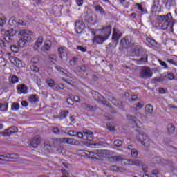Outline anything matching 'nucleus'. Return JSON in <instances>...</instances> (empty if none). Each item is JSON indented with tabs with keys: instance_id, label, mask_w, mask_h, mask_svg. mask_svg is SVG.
Returning a JSON list of instances; mask_svg holds the SVG:
<instances>
[{
	"instance_id": "obj_41",
	"label": "nucleus",
	"mask_w": 177,
	"mask_h": 177,
	"mask_svg": "<svg viewBox=\"0 0 177 177\" xmlns=\"http://www.w3.org/2000/svg\"><path fill=\"white\" fill-rule=\"evenodd\" d=\"M131 156L133 158H136L139 156V153L138 152L137 149H131Z\"/></svg>"
},
{
	"instance_id": "obj_33",
	"label": "nucleus",
	"mask_w": 177,
	"mask_h": 177,
	"mask_svg": "<svg viewBox=\"0 0 177 177\" xmlns=\"http://www.w3.org/2000/svg\"><path fill=\"white\" fill-rule=\"evenodd\" d=\"M77 62H78V57H73L71 59H70L69 64L71 66V67H74V66L77 64Z\"/></svg>"
},
{
	"instance_id": "obj_63",
	"label": "nucleus",
	"mask_w": 177,
	"mask_h": 177,
	"mask_svg": "<svg viewBox=\"0 0 177 177\" xmlns=\"http://www.w3.org/2000/svg\"><path fill=\"white\" fill-rule=\"evenodd\" d=\"M77 50H80L81 52H86V49H85V48L81 46H78L77 47Z\"/></svg>"
},
{
	"instance_id": "obj_9",
	"label": "nucleus",
	"mask_w": 177,
	"mask_h": 177,
	"mask_svg": "<svg viewBox=\"0 0 177 177\" xmlns=\"http://www.w3.org/2000/svg\"><path fill=\"white\" fill-rule=\"evenodd\" d=\"M8 23L10 26H12V27H19V26H26V22L24 21H18L17 18L12 17H11Z\"/></svg>"
},
{
	"instance_id": "obj_11",
	"label": "nucleus",
	"mask_w": 177,
	"mask_h": 177,
	"mask_svg": "<svg viewBox=\"0 0 177 177\" xmlns=\"http://www.w3.org/2000/svg\"><path fill=\"white\" fill-rule=\"evenodd\" d=\"M100 33L102 36L104 37L105 39H109V37H110L111 34V26H104L100 30Z\"/></svg>"
},
{
	"instance_id": "obj_1",
	"label": "nucleus",
	"mask_w": 177,
	"mask_h": 177,
	"mask_svg": "<svg viewBox=\"0 0 177 177\" xmlns=\"http://www.w3.org/2000/svg\"><path fill=\"white\" fill-rule=\"evenodd\" d=\"M127 118L130 121L129 123L131 124L132 128L134 129L136 132L139 133L136 136L138 142L141 143V145H142L145 147H149L150 140L146 134L140 133V132L142 131V129L144 128V126H142V124L140 120H137L140 119L142 120H145L146 119V117L140 113V112H138V113H136V117H133L131 115L127 114Z\"/></svg>"
},
{
	"instance_id": "obj_49",
	"label": "nucleus",
	"mask_w": 177,
	"mask_h": 177,
	"mask_svg": "<svg viewBox=\"0 0 177 177\" xmlns=\"http://www.w3.org/2000/svg\"><path fill=\"white\" fill-rule=\"evenodd\" d=\"M153 105L152 104H148L145 106V111H153Z\"/></svg>"
},
{
	"instance_id": "obj_57",
	"label": "nucleus",
	"mask_w": 177,
	"mask_h": 177,
	"mask_svg": "<svg viewBox=\"0 0 177 177\" xmlns=\"http://www.w3.org/2000/svg\"><path fill=\"white\" fill-rule=\"evenodd\" d=\"M159 6H160V1H154L153 8V9H158Z\"/></svg>"
},
{
	"instance_id": "obj_51",
	"label": "nucleus",
	"mask_w": 177,
	"mask_h": 177,
	"mask_svg": "<svg viewBox=\"0 0 177 177\" xmlns=\"http://www.w3.org/2000/svg\"><path fill=\"white\" fill-rule=\"evenodd\" d=\"M68 111H61L60 112V118L63 119L65 118L66 117V115L68 114Z\"/></svg>"
},
{
	"instance_id": "obj_61",
	"label": "nucleus",
	"mask_w": 177,
	"mask_h": 177,
	"mask_svg": "<svg viewBox=\"0 0 177 177\" xmlns=\"http://www.w3.org/2000/svg\"><path fill=\"white\" fill-rule=\"evenodd\" d=\"M53 132L54 133L59 134V133H60V130H59V129L57 128V127H54V128L53 129Z\"/></svg>"
},
{
	"instance_id": "obj_24",
	"label": "nucleus",
	"mask_w": 177,
	"mask_h": 177,
	"mask_svg": "<svg viewBox=\"0 0 177 177\" xmlns=\"http://www.w3.org/2000/svg\"><path fill=\"white\" fill-rule=\"evenodd\" d=\"M44 44V38L42 37H39L37 41L35 43L34 49L35 50H38V48Z\"/></svg>"
},
{
	"instance_id": "obj_52",
	"label": "nucleus",
	"mask_w": 177,
	"mask_h": 177,
	"mask_svg": "<svg viewBox=\"0 0 177 177\" xmlns=\"http://www.w3.org/2000/svg\"><path fill=\"white\" fill-rule=\"evenodd\" d=\"M158 62L160 66H162L165 68H168V65H167V63H165V62H163L161 59H158Z\"/></svg>"
},
{
	"instance_id": "obj_39",
	"label": "nucleus",
	"mask_w": 177,
	"mask_h": 177,
	"mask_svg": "<svg viewBox=\"0 0 177 177\" xmlns=\"http://www.w3.org/2000/svg\"><path fill=\"white\" fill-rule=\"evenodd\" d=\"M120 45L122 46V48H127V46H128V43L127 41L126 37L121 39Z\"/></svg>"
},
{
	"instance_id": "obj_10",
	"label": "nucleus",
	"mask_w": 177,
	"mask_h": 177,
	"mask_svg": "<svg viewBox=\"0 0 177 177\" xmlns=\"http://www.w3.org/2000/svg\"><path fill=\"white\" fill-rule=\"evenodd\" d=\"M153 163L155 165H172V162L166 160L163 158L160 157L153 158Z\"/></svg>"
},
{
	"instance_id": "obj_56",
	"label": "nucleus",
	"mask_w": 177,
	"mask_h": 177,
	"mask_svg": "<svg viewBox=\"0 0 177 177\" xmlns=\"http://www.w3.org/2000/svg\"><path fill=\"white\" fill-rule=\"evenodd\" d=\"M66 102H67L68 104H71V106L74 104V99L73 97L68 98Z\"/></svg>"
},
{
	"instance_id": "obj_15",
	"label": "nucleus",
	"mask_w": 177,
	"mask_h": 177,
	"mask_svg": "<svg viewBox=\"0 0 177 177\" xmlns=\"http://www.w3.org/2000/svg\"><path fill=\"white\" fill-rule=\"evenodd\" d=\"M40 142L41 138L39 136H36L30 141V145L32 146V148L36 149L40 145Z\"/></svg>"
},
{
	"instance_id": "obj_50",
	"label": "nucleus",
	"mask_w": 177,
	"mask_h": 177,
	"mask_svg": "<svg viewBox=\"0 0 177 177\" xmlns=\"http://www.w3.org/2000/svg\"><path fill=\"white\" fill-rule=\"evenodd\" d=\"M76 136L78 137L80 139H84V131L82 132H77Z\"/></svg>"
},
{
	"instance_id": "obj_3",
	"label": "nucleus",
	"mask_w": 177,
	"mask_h": 177,
	"mask_svg": "<svg viewBox=\"0 0 177 177\" xmlns=\"http://www.w3.org/2000/svg\"><path fill=\"white\" fill-rule=\"evenodd\" d=\"M31 35H32V32L28 30H21L18 33L19 41L17 42L19 48H24L27 45V42H31Z\"/></svg>"
},
{
	"instance_id": "obj_7",
	"label": "nucleus",
	"mask_w": 177,
	"mask_h": 177,
	"mask_svg": "<svg viewBox=\"0 0 177 177\" xmlns=\"http://www.w3.org/2000/svg\"><path fill=\"white\" fill-rule=\"evenodd\" d=\"M55 141L57 142H60V143L67 144L71 145H78V141L75 140L74 138H57Z\"/></svg>"
},
{
	"instance_id": "obj_12",
	"label": "nucleus",
	"mask_w": 177,
	"mask_h": 177,
	"mask_svg": "<svg viewBox=\"0 0 177 177\" xmlns=\"http://www.w3.org/2000/svg\"><path fill=\"white\" fill-rule=\"evenodd\" d=\"M93 35H94L93 43L94 44H103L104 41H106L107 39H105L104 37L102 36V34L95 35V32H92Z\"/></svg>"
},
{
	"instance_id": "obj_20",
	"label": "nucleus",
	"mask_w": 177,
	"mask_h": 177,
	"mask_svg": "<svg viewBox=\"0 0 177 177\" xmlns=\"http://www.w3.org/2000/svg\"><path fill=\"white\" fill-rule=\"evenodd\" d=\"M76 71L81 73V74H82L83 78H86L88 77V73H86V66H85V65L82 66H78L76 68Z\"/></svg>"
},
{
	"instance_id": "obj_17",
	"label": "nucleus",
	"mask_w": 177,
	"mask_h": 177,
	"mask_svg": "<svg viewBox=\"0 0 177 177\" xmlns=\"http://www.w3.org/2000/svg\"><path fill=\"white\" fill-rule=\"evenodd\" d=\"M52 49V41L47 40L45 41L44 46L41 48L42 52H49Z\"/></svg>"
},
{
	"instance_id": "obj_58",
	"label": "nucleus",
	"mask_w": 177,
	"mask_h": 177,
	"mask_svg": "<svg viewBox=\"0 0 177 177\" xmlns=\"http://www.w3.org/2000/svg\"><path fill=\"white\" fill-rule=\"evenodd\" d=\"M159 174V171L158 170H153L152 174H151V177H158L157 175Z\"/></svg>"
},
{
	"instance_id": "obj_28",
	"label": "nucleus",
	"mask_w": 177,
	"mask_h": 177,
	"mask_svg": "<svg viewBox=\"0 0 177 177\" xmlns=\"http://www.w3.org/2000/svg\"><path fill=\"white\" fill-rule=\"evenodd\" d=\"M28 100L30 103H32V104H37V103H38V95H31L28 98Z\"/></svg>"
},
{
	"instance_id": "obj_30",
	"label": "nucleus",
	"mask_w": 177,
	"mask_h": 177,
	"mask_svg": "<svg viewBox=\"0 0 177 177\" xmlns=\"http://www.w3.org/2000/svg\"><path fill=\"white\" fill-rule=\"evenodd\" d=\"M99 102L100 103H101V104H103V106H105V107H107L108 109H110L111 107V105H110V103L106 102V100L103 97H101L100 98Z\"/></svg>"
},
{
	"instance_id": "obj_43",
	"label": "nucleus",
	"mask_w": 177,
	"mask_h": 177,
	"mask_svg": "<svg viewBox=\"0 0 177 177\" xmlns=\"http://www.w3.org/2000/svg\"><path fill=\"white\" fill-rule=\"evenodd\" d=\"M113 145H114L115 147H120L122 145V142L120 140H115L113 142Z\"/></svg>"
},
{
	"instance_id": "obj_42",
	"label": "nucleus",
	"mask_w": 177,
	"mask_h": 177,
	"mask_svg": "<svg viewBox=\"0 0 177 177\" xmlns=\"http://www.w3.org/2000/svg\"><path fill=\"white\" fill-rule=\"evenodd\" d=\"M50 62H53V63H54V62H56L57 60V56H56V55L55 54H50L48 56Z\"/></svg>"
},
{
	"instance_id": "obj_25",
	"label": "nucleus",
	"mask_w": 177,
	"mask_h": 177,
	"mask_svg": "<svg viewBox=\"0 0 177 177\" xmlns=\"http://www.w3.org/2000/svg\"><path fill=\"white\" fill-rule=\"evenodd\" d=\"M167 132L169 136L172 135L175 132V127L173 125V124H167Z\"/></svg>"
},
{
	"instance_id": "obj_5",
	"label": "nucleus",
	"mask_w": 177,
	"mask_h": 177,
	"mask_svg": "<svg viewBox=\"0 0 177 177\" xmlns=\"http://www.w3.org/2000/svg\"><path fill=\"white\" fill-rule=\"evenodd\" d=\"M171 19L172 15L171 13H168L166 15H160L158 17V19L160 21V24L162 30H167V28H168V26H169Z\"/></svg>"
},
{
	"instance_id": "obj_38",
	"label": "nucleus",
	"mask_w": 177,
	"mask_h": 177,
	"mask_svg": "<svg viewBox=\"0 0 177 177\" xmlns=\"http://www.w3.org/2000/svg\"><path fill=\"white\" fill-rule=\"evenodd\" d=\"M75 30L77 34H81V32H82V28H81V25H80V23H77L75 24Z\"/></svg>"
},
{
	"instance_id": "obj_2",
	"label": "nucleus",
	"mask_w": 177,
	"mask_h": 177,
	"mask_svg": "<svg viewBox=\"0 0 177 177\" xmlns=\"http://www.w3.org/2000/svg\"><path fill=\"white\" fill-rule=\"evenodd\" d=\"M17 34V30L16 28H13L9 30H2L1 35H3V38L6 42L3 41L1 39H0V46L4 50L6 49H10L12 52L17 53V46L13 45L15 44V40L12 37H15V35Z\"/></svg>"
},
{
	"instance_id": "obj_37",
	"label": "nucleus",
	"mask_w": 177,
	"mask_h": 177,
	"mask_svg": "<svg viewBox=\"0 0 177 177\" xmlns=\"http://www.w3.org/2000/svg\"><path fill=\"white\" fill-rule=\"evenodd\" d=\"M10 82L11 84H17V82H19V77H17L16 75H13L10 79Z\"/></svg>"
},
{
	"instance_id": "obj_55",
	"label": "nucleus",
	"mask_w": 177,
	"mask_h": 177,
	"mask_svg": "<svg viewBox=\"0 0 177 177\" xmlns=\"http://www.w3.org/2000/svg\"><path fill=\"white\" fill-rule=\"evenodd\" d=\"M62 175L61 177H68L69 173L66 170H62Z\"/></svg>"
},
{
	"instance_id": "obj_4",
	"label": "nucleus",
	"mask_w": 177,
	"mask_h": 177,
	"mask_svg": "<svg viewBox=\"0 0 177 177\" xmlns=\"http://www.w3.org/2000/svg\"><path fill=\"white\" fill-rule=\"evenodd\" d=\"M111 161L113 162L125 161L124 165H133V166H140L141 162L140 160H133L131 159H126L124 155L114 156L110 158Z\"/></svg>"
},
{
	"instance_id": "obj_29",
	"label": "nucleus",
	"mask_w": 177,
	"mask_h": 177,
	"mask_svg": "<svg viewBox=\"0 0 177 177\" xmlns=\"http://www.w3.org/2000/svg\"><path fill=\"white\" fill-rule=\"evenodd\" d=\"M137 64H143V63H147V55H144L143 57L136 60Z\"/></svg>"
},
{
	"instance_id": "obj_22",
	"label": "nucleus",
	"mask_w": 177,
	"mask_h": 177,
	"mask_svg": "<svg viewBox=\"0 0 177 177\" xmlns=\"http://www.w3.org/2000/svg\"><path fill=\"white\" fill-rule=\"evenodd\" d=\"M82 107L83 110H86V111H95V110H97L96 106H92L89 104L84 103L82 104Z\"/></svg>"
},
{
	"instance_id": "obj_23",
	"label": "nucleus",
	"mask_w": 177,
	"mask_h": 177,
	"mask_svg": "<svg viewBox=\"0 0 177 177\" xmlns=\"http://www.w3.org/2000/svg\"><path fill=\"white\" fill-rule=\"evenodd\" d=\"M94 9L97 13H100L101 16H106V11H104V9H103L102 6L99 5L95 6Z\"/></svg>"
},
{
	"instance_id": "obj_54",
	"label": "nucleus",
	"mask_w": 177,
	"mask_h": 177,
	"mask_svg": "<svg viewBox=\"0 0 177 177\" xmlns=\"http://www.w3.org/2000/svg\"><path fill=\"white\" fill-rule=\"evenodd\" d=\"M141 166H142V169L143 172L147 173L149 170L147 167L146 165H143L142 162H141V165L137 166V167H141Z\"/></svg>"
},
{
	"instance_id": "obj_40",
	"label": "nucleus",
	"mask_w": 177,
	"mask_h": 177,
	"mask_svg": "<svg viewBox=\"0 0 177 177\" xmlns=\"http://www.w3.org/2000/svg\"><path fill=\"white\" fill-rule=\"evenodd\" d=\"M106 128H108L109 131L111 132L114 131V125L111 122L106 123Z\"/></svg>"
},
{
	"instance_id": "obj_35",
	"label": "nucleus",
	"mask_w": 177,
	"mask_h": 177,
	"mask_svg": "<svg viewBox=\"0 0 177 177\" xmlns=\"http://www.w3.org/2000/svg\"><path fill=\"white\" fill-rule=\"evenodd\" d=\"M0 111H8V103H0Z\"/></svg>"
},
{
	"instance_id": "obj_13",
	"label": "nucleus",
	"mask_w": 177,
	"mask_h": 177,
	"mask_svg": "<svg viewBox=\"0 0 177 177\" xmlns=\"http://www.w3.org/2000/svg\"><path fill=\"white\" fill-rule=\"evenodd\" d=\"M18 132V129L16 126L10 127L9 129H6L5 132L1 133L3 136H10L13 133H16Z\"/></svg>"
},
{
	"instance_id": "obj_53",
	"label": "nucleus",
	"mask_w": 177,
	"mask_h": 177,
	"mask_svg": "<svg viewBox=\"0 0 177 177\" xmlns=\"http://www.w3.org/2000/svg\"><path fill=\"white\" fill-rule=\"evenodd\" d=\"M6 66V62H5V59L0 57V67H5Z\"/></svg>"
},
{
	"instance_id": "obj_48",
	"label": "nucleus",
	"mask_w": 177,
	"mask_h": 177,
	"mask_svg": "<svg viewBox=\"0 0 177 177\" xmlns=\"http://www.w3.org/2000/svg\"><path fill=\"white\" fill-rule=\"evenodd\" d=\"M109 100H110V102H111V103H113V104H114L115 106H117V104H118V102H117L118 101L113 97H109Z\"/></svg>"
},
{
	"instance_id": "obj_8",
	"label": "nucleus",
	"mask_w": 177,
	"mask_h": 177,
	"mask_svg": "<svg viewBox=\"0 0 177 177\" xmlns=\"http://www.w3.org/2000/svg\"><path fill=\"white\" fill-rule=\"evenodd\" d=\"M140 77L144 80H147V78H151V77H153V72H151L150 68L143 67L141 69Z\"/></svg>"
},
{
	"instance_id": "obj_47",
	"label": "nucleus",
	"mask_w": 177,
	"mask_h": 177,
	"mask_svg": "<svg viewBox=\"0 0 177 177\" xmlns=\"http://www.w3.org/2000/svg\"><path fill=\"white\" fill-rule=\"evenodd\" d=\"M11 110L17 111V110H19V104H17V103L12 104V105L11 106Z\"/></svg>"
},
{
	"instance_id": "obj_62",
	"label": "nucleus",
	"mask_w": 177,
	"mask_h": 177,
	"mask_svg": "<svg viewBox=\"0 0 177 177\" xmlns=\"http://www.w3.org/2000/svg\"><path fill=\"white\" fill-rule=\"evenodd\" d=\"M167 63H169V64H173L174 66H176V62H175V61H174V59H167Z\"/></svg>"
},
{
	"instance_id": "obj_18",
	"label": "nucleus",
	"mask_w": 177,
	"mask_h": 177,
	"mask_svg": "<svg viewBox=\"0 0 177 177\" xmlns=\"http://www.w3.org/2000/svg\"><path fill=\"white\" fill-rule=\"evenodd\" d=\"M93 138H94V136L92 131L88 130L84 131V140L91 142L93 140Z\"/></svg>"
},
{
	"instance_id": "obj_34",
	"label": "nucleus",
	"mask_w": 177,
	"mask_h": 177,
	"mask_svg": "<svg viewBox=\"0 0 177 177\" xmlns=\"http://www.w3.org/2000/svg\"><path fill=\"white\" fill-rule=\"evenodd\" d=\"M147 42L149 45H151V46H156L157 44V41H156L154 39H151L150 37L147 38Z\"/></svg>"
},
{
	"instance_id": "obj_44",
	"label": "nucleus",
	"mask_w": 177,
	"mask_h": 177,
	"mask_svg": "<svg viewBox=\"0 0 177 177\" xmlns=\"http://www.w3.org/2000/svg\"><path fill=\"white\" fill-rule=\"evenodd\" d=\"M30 70L33 73H39V68H38V66H36L35 65L30 66Z\"/></svg>"
},
{
	"instance_id": "obj_6",
	"label": "nucleus",
	"mask_w": 177,
	"mask_h": 177,
	"mask_svg": "<svg viewBox=\"0 0 177 177\" xmlns=\"http://www.w3.org/2000/svg\"><path fill=\"white\" fill-rule=\"evenodd\" d=\"M87 153L86 158L100 160L105 157L106 151L105 150H95L94 151H88Z\"/></svg>"
},
{
	"instance_id": "obj_60",
	"label": "nucleus",
	"mask_w": 177,
	"mask_h": 177,
	"mask_svg": "<svg viewBox=\"0 0 177 177\" xmlns=\"http://www.w3.org/2000/svg\"><path fill=\"white\" fill-rule=\"evenodd\" d=\"M77 6H82L84 4V0H75Z\"/></svg>"
},
{
	"instance_id": "obj_32",
	"label": "nucleus",
	"mask_w": 177,
	"mask_h": 177,
	"mask_svg": "<svg viewBox=\"0 0 177 177\" xmlns=\"http://www.w3.org/2000/svg\"><path fill=\"white\" fill-rule=\"evenodd\" d=\"M165 80H169V81H173L174 80H176V77L172 73H169L165 76Z\"/></svg>"
},
{
	"instance_id": "obj_27",
	"label": "nucleus",
	"mask_w": 177,
	"mask_h": 177,
	"mask_svg": "<svg viewBox=\"0 0 177 177\" xmlns=\"http://www.w3.org/2000/svg\"><path fill=\"white\" fill-rule=\"evenodd\" d=\"M88 152V151H87V150L80 149V150L77 151V156H79L80 157H84V158H87V157H88L87 153Z\"/></svg>"
},
{
	"instance_id": "obj_64",
	"label": "nucleus",
	"mask_w": 177,
	"mask_h": 177,
	"mask_svg": "<svg viewBox=\"0 0 177 177\" xmlns=\"http://www.w3.org/2000/svg\"><path fill=\"white\" fill-rule=\"evenodd\" d=\"M142 107H143V105H142L140 103H138L136 106V111L141 110Z\"/></svg>"
},
{
	"instance_id": "obj_45",
	"label": "nucleus",
	"mask_w": 177,
	"mask_h": 177,
	"mask_svg": "<svg viewBox=\"0 0 177 177\" xmlns=\"http://www.w3.org/2000/svg\"><path fill=\"white\" fill-rule=\"evenodd\" d=\"M77 131L75 130H70L68 131V135L70 136L75 137L77 136Z\"/></svg>"
},
{
	"instance_id": "obj_19",
	"label": "nucleus",
	"mask_w": 177,
	"mask_h": 177,
	"mask_svg": "<svg viewBox=\"0 0 177 177\" xmlns=\"http://www.w3.org/2000/svg\"><path fill=\"white\" fill-rule=\"evenodd\" d=\"M110 171L113 173H123L126 169H123L122 167L111 165L110 166Z\"/></svg>"
},
{
	"instance_id": "obj_46",
	"label": "nucleus",
	"mask_w": 177,
	"mask_h": 177,
	"mask_svg": "<svg viewBox=\"0 0 177 177\" xmlns=\"http://www.w3.org/2000/svg\"><path fill=\"white\" fill-rule=\"evenodd\" d=\"M5 23H6V18L5 17L0 18L1 27H3V26H5Z\"/></svg>"
},
{
	"instance_id": "obj_16",
	"label": "nucleus",
	"mask_w": 177,
	"mask_h": 177,
	"mask_svg": "<svg viewBox=\"0 0 177 177\" xmlns=\"http://www.w3.org/2000/svg\"><path fill=\"white\" fill-rule=\"evenodd\" d=\"M8 59L11 62L14 66H16V67H20L21 65V61L17 57H15L13 56H10V53H8Z\"/></svg>"
},
{
	"instance_id": "obj_31",
	"label": "nucleus",
	"mask_w": 177,
	"mask_h": 177,
	"mask_svg": "<svg viewBox=\"0 0 177 177\" xmlns=\"http://www.w3.org/2000/svg\"><path fill=\"white\" fill-rule=\"evenodd\" d=\"M125 38L127 42V45H135V40L133 39V37H132V36H127L125 37Z\"/></svg>"
},
{
	"instance_id": "obj_59",
	"label": "nucleus",
	"mask_w": 177,
	"mask_h": 177,
	"mask_svg": "<svg viewBox=\"0 0 177 177\" xmlns=\"http://www.w3.org/2000/svg\"><path fill=\"white\" fill-rule=\"evenodd\" d=\"M135 6H136L138 8V10H140V12H145V10L142 7V5H140L139 3H136Z\"/></svg>"
},
{
	"instance_id": "obj_36",
	"label": "nucleus",
	"mask_w": 177,
	"mask_h": 177,
	"mask_svg": "<svg viewBox=\"0 0 177 177\" xmlns=\"http://www.w3.org/2000/svg\"><path fill=\"white\" fill-rule=\"evenodd\" d=\"M46 82L50 88H53V86H55V81L52 79H46Z\"/></svg>"
},
{
	"instance_id": "obj_21",
	"label": "nucleus",
	"mask_w": 177,
	"mask_h": 177,
	"mask_svg": "<svg viewBox=\"0 0 177 177\" xmlns=\"http://www.w3.org/2000/svg\"><path fill=\"white\" fill-rule=\"evenodd\" d=\"M122 36V34L121 33V32H120L118 29L114 28L113 29V33L112 35V39L113 41H118L120 39V38H121V37Z\"/></svg>"
},
{
	"instance_id": "obj_26",
	"label": "nucleus",
	"mask_w": 177,
	"mask_h": 177,
	"mask_svg": "<svg viewBox=\"0 0 177 177\" xmlns=\"http://www.w3.org/2000/svg\"><path fill=\"white\" fill-rule=\"evenodd\" d=\"M58 53L61 57V59H63L64 57H66L67 56V52L66 51L65 48H58Z\"/></svg>"
},
{
	"instance_id": "obj_14",
	"label": "nucleus",
	"mask_w": 177,
	"mask_h": 177,
	"mask_svg": "<svg viewBox=\"0 0 177 177\" xmlns=\"http://www.w3.org/2000/svg\"><path fill=\"white\" fill-rule=\"evenodd\" d=\"M17 92L19 95H26V93H28V87L25 84H19L17 86Z\"/></svg>"
}]
</instances>
